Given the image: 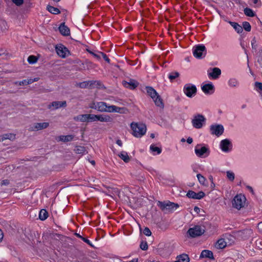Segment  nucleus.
<instances>
[{
    "label": "nucleus",
    "mask_w": 262,
    "mask_h": 262,
    "mask_svg": "<svg viewBox=\"0 0 262 262\" xmlns=\"http://www.w3.org/2000/svg\"><path fill=\"white\" fill-rule=\"evenodd\" d=\"M97 110L100 112L118 113L124 114L126 109L124 107H120L115 105H108L106 103L100 101L97 102Z\"/></svg>",
    "instance_id": "obj_1"
},
{
    "label": "nucleus",
    "mask_w": 262,
    "mask_h": 262,
    "mask_svg": "<svg viewBox=\"0 0 262 262\" xmlns=\"http://www.w3.org/2000/svg\"><path fill=\"white\" fill-rule=\"evenodd\" d=\"M132 135L136 138H141L144 136L147 130L145 124L141 122H133L130 124Z\"/></svg>",
    "instance_id": "obj_2"
},
{
    "label": "nucleus",
    "mask_w": 262,
    "mask_h": 262,
    "mask_svg": "<svg viewBox=\"0 0 262 262\" xmlns=\"http://www.w3.org/2000/svg\"><path fill=\"white\" fill-rule=\"evenodd\" d=\"M194 154L199 158H206L210 154V150L208 145L200 143L194 147Z\"/></svg>",
    "instance_id": "obj_3"
},
{
    "label": "nucleus",
    "mask_w": 262,
    "mask_h": 262,
    "mask_svg": "<svg viewBox=\"0 0 262 262\" xmlns=\"http://www.w3.org/2000/svg\"><path fill=\"white\" fill-rule=\"evenodd\" d=\"M206 120L207 119L204 115L198 113L192 116L191 123L194 128L199 129L205 126Z\"/></svg>",
    "instance_id": "obj_4"
},
{
    "label": "nucleus",
    "mask_w": 262,
    "mask_h": 262,
    "mask_svg": "<svg viewBox=\"0 0 262 262\" xmlns=\"http://www.w3.org/2000/svg\"><path fill=\"white\" fill-rule=\"evenodd\" d=\"M145 90L147 95L152 98L155 104L160 108L163 107L162 100L156 91L151 86H146Z\"/></svg>",
    "instance_id": "obj_5"
},
{
    "label": "nucleus",
    "mask_w": 262,
    "mask_h": 262,
    "mask_svg": "<svg viewBox=\"0 0 262 262\" xmlns=\"http://www.w3.org/2000/svg\"><path fill=\"white\" fill-rule=\"evenodd\" d=\"M232 204L233 208L238 210L241 209L246 206V196L241 193L236 194L233 199Z\"/></svg>",
    "instance_id": "obj_6"
},
{
    "label": "nucleus",
    "mask_w": 262,
    "mask_h": 262,
    "mask_svg": "<svg viewBox=\"0 0 262 262\" xmlns=\"http://www.w3.org/2000/svg\"><path fill=\"white\" fill-rule=\"evenodd\" d=\"M76 85L80 88H104L103 85L98 81H86L82 82L76 83Z\"/></svg>",
    "instance_id": "obj_7"
},
{
    "label": "nucleus",
    "mask_w": 262,
    "mask_h": 262,
    "mask_svg": "<svg viewBox=\"0 0 262 262\" xmlns=\"http://www.w3.org/2000/svg\"><path fill=\"white\" fill-rule=\"evenodd\" d=\"M193 56L196 58H204L207 53V50L203 44H199L194 46L192 49Z\"/></svg>",
    "instance_id": "obj_8"
},
{
    "label": "nucleus",
    "mask_w": 262,
    "mask_h": 262,
    "mask_svg": "<svg viewBox=\"0 0 262 262\" xmlns=\"http://www.w3.org/2000/svg\"><path fill=\"white\" fill-rule=\"evenodd\" d=\"M220 149L224 153H229L232 150L233 145L231 140L225 139L222 140L219 144Z\"/></svg>",
    "instance_id": "obj_9"
},
{
    "label": "nucleus",
    "mask_w": 262,
    "mask_h": 262,
    "mask_svg": "<svg viewBox=\"0 0 262 262\" xmlns=\"http://www.w3.org/2000/svg\"><path fill=\"white\" fill-rule=\"evenodd\" d=\"M209 131L212 135L219 137L223 134L224 127L222 124L213 123L209 126Z\"/></svg>",
    "instance_id": "obj_10"
},
{
    "label": "nucleus",
    "mask_w": 262,
    "mask_h": 262,
    "mask_svg": "<svg viewBox=\"0 0 262 262\" xmlns=\"http://www.w3.org/2000/svg\"><path fill=\"white\" fill-rule=\"evenodd\" d=\"M196 92L197 89L196 86L192 83H187L184 86L183 92L188 98L194 97Z\"/></svg>",
    "instance_id": "obj_11"
},
{
    "label": "nucleus",
    "mask_w": 262,
    "mask_h": 262,
    "mask_svg": "<svg viewBox=\"0 0 262 262\" xmlns=\"http://www.w3.org/2000/svg\"><path fill=\"white\" fill-rule=\"evenodd\" d=\"M203 92L206 95H212L215 92V86L211 82H203L201 86Z\"/></svg>",
    "instance_id": "obj_12"
},
{
    "label": "nucleus",
    "mask_w": 262,
    "mask_h": 262,
    "mask_svg": "<svg viewBox=\"0 0 262 262\" xmlns=\"http://www.w3.org/2000/svg\"><path fill=\"white\" fill-rule=\"evenodd\" d=\"M48 122H35L30 125L29 130L31 132H37L45 129L49 126Z\"/></svg>",
    "instance_id": "obj_13"
},
{
    "label": "nucleus",
    "mask_w": 262,
    "mask_h": 262,
    "mask_svg": "<svg viewBox=\"0 0 262 262\" xmlns=\"http://www.w3.org/2000/svg\"><path fill=\"white\" fill-rule=\"evenodd\" d=\"M205 232L204 229L200 226H195L190 228L187 232V233L191 237H195L201 236Z\"/></svg>",
    "instance_id": "obj_14"
},
{
    "label": "nucleus",
    "mask_w": 262,
    "mask_h": 262,
    "mask_svg": "<svg viewBox=\"0 0 262 262\" xmlns=\"http://www.w3.org/2000/svg\"><path fill=\"white\" fill-rule=\"evenodd\" d=\"M221 74V70L218 68H209L207 70V75L211 80L217 79Z\"/></svg>",
    "instance_id": "obj_15"
},
{
    "label": "nucleus",
    "mask_w": 262,
    "mask_h": 262,
    "mask_svg": "<svg viewBox=\"0 0 262 262\" xmlns=\"http://www.w3.org/2000/svg\"><path fill=\"white\" fill-rule=\"evenodd\" d=\"M55 50L57 54L62 58H65L70 54V51L68 48L61 43L56 46Z\"/></svg>",
    "instance_id": "obj_16"
},
{
    "label": "nucleus",
    "mask_w": 262,
    "mask_h": 262,
    "mask_svg": "<svg viewBox=\"0 0 262 262\" xmlns=\"http://www.w3.org/2000/svg\"><path fill=\"white\" fill-rule=\"evenodd\" d=\"M205 193L203 191L195 192L193 191L189 190L187 192L186 195L191 199L200 200L205 196Z\"/></svg>",
    "instance_id": "obj_17"
},
{
    "label": "nucleus",
    "mask_w": 262,
    "mask_h": 262,
    "mask_svg": "<svg viewBox=\"0 0 262 262\" xmlns=\"http://www.w3.org/2000/svg\"><path fill=\"white\" fill-rule=\"evenodd\" d=\"M178 205L171 202L161 203V207L162 209L174 210L178 207Z\"/></svg>",
    "instance_id": "obj_18"
},
{
    "label": "nucleus",
    "mask_w": 262,
    "mask_h": 262,
    "mask_svg": "<svg viewBox=\"0 0 262 262\" xmlns=\"http://www.w3.org/2000/svg\"><path fill=\"white\" fill-rule=\"evenodd\" d=\"M59 31L63 36H69L70 34V30L68 27L65 25V23L60 24L59 28Z\"/></svg>",
    "instance_id": "obj_19"
},
{
    "label": "nucleus",
    "mask_w": 262,
    "mask_h": 262,
    "mask_svg": "<svg viewBox=\"0 0 262 262\" xmlns=\"http://www.w3.org/2000/svg\"><path fill=\"white\" fill-rule=\"evenodd\" d=\"M113 118L111 116L106 114L97 115V121H99L101 122H111L113 121Z\"/></svg>",
    "instance_id": "obj_20"
},
{
    "label": "nucleus",
    "mask_w": 262,
    "mask_h": 262,
    "mask_svg": "<svg viewBox=\"0 0 262 262\" xmlns=\"http://www.w3.org/2000/svg\"><path fill=\"white\" fill-rule=\"evenodd\" d=\"M122 84L124 87L133 90L137 86L138 83L134 80H129L128 81H123Z\"/></svg>",
    "instance_id": "obj_21"
},
{
    "label": "nucleus",
    "mask_w": 262,
    "mask_h": 262,
    "mask_svg": "<svg viewBox=\"0 0 262 262\" xmlns=\"http://www.w3.org/2000/svg\"><path fill=\"white\" fill-rule=\"evenodd\" d=\"M67 103L66 101H54L51 104L49 105V108H51L52 107L54 109H58L61 107H65L66 106Z\"/></svg>",
    "instance_id": "obj_22"
},
{
    "label": "nucleus",
    "mask_w": 262,
    "mask_h": 262,
    "mask_svg": "<svg viewBox=\"0 0 262 262\" xmlns=\"http://www.w3.org/2000/svg\"><path fill=\"white\" fill-rule=\"evenodd\" d=\"M228 86L231 88H237L239 86L238 80L235 78H230L227 82Z\"/></svg>",
    "instance_id": "obj_23"
},
{
    "label": "nucleus",
    "mask_w": 262,
    "mask_h": 262,
    "mask_svg": "<svg viewBox=\"0 0 262 262\" xmlns=\"http://www.w3.org/2000/svg\"><path fill=\"white\" fill-rule=\"evenodd\" d=\"M190 259L187 254H182L178 255L174 262H189Z\"/></svg>",
    "instance_id": "obj_24"
},
{
    "label": "nucleus",
    "mask_w": 262,
    "mask_h": 262,
    "mask_svg": "<svg viewBox=\"0 0 262 262\" xmlns=\"http://www.w3.org/2000/svg\"><path fill=\"white\" fill-rule=\"evenodd\" d=\"M15 134L13 133H7L0 136V141H3L5 140L9 139L14 140L15 139Z\"/></svg>",
    "instance_id": "obj_25"
},
{
    "label": "nucleus",
    "mask_w": 262,
    "mask_h": 262,
    "mask_svg": "<svg viewBox=\"0 0 262 262\" xmlns=\"http://www.w3.org/2000/svg\"><path fill=\"white\" fill-rule=\"evenodd\" d=\"M229 24L234 29L236 32L238 34L243 32V27L236 22L229 21Z\"/></svg>",
    "instance_id": "obj_26"
},
{
    "label": "nucleus",
    "mask_w": 262,
    "mask_h": 262,
    "mask_svg": "<svg viewBox=\"0 0 262 262\" xmlns=\"http://www.w3.org/2000/svg\"><path fill=\"white\" fill-rule=\"evenodd\" d=\"M149 149H150V151L151 153L153 155H159L162 152L161 148L159 147L156 146L154 144H151L150 146Z\"/></svg>",
    "instance_id": "obj_27"
},
{
    "label": "nucleus",
    "mask_w": 262,
    "mask_h": 262,
    "mask_svg": "<svg viewBox=\"0 0 262 262\" xmlns=\"http://www.w3.org/2000/svg\"><path fill=\"white\" fill-rule=\"evenodd\" d=\"M197 179L201 185L204 186H208V182L207 179L201 174L198 173L196 174Z\"/></svg>",
    "instance_id": "obj_28"
},
{
    "label": "nucleus",
    "mask_w": 262,
    "mask_h": 262,
    "mask_svg": "<svg viewBox=\"0 0 262 262\" xmlns=\"http://www.w3.org/2000/svg\"><path fill=\"white\" fill-rule=\"evenodd\" d=\"M227 244L224 238H221L216 242L215 247L217 249H223L226 246Z\"/></svg>",
    "instance_id": "obj_29"
},
{
    "label": "nucleus",
    "mask_w": 262,
    "mask_h": 262,
    "mask_svg": "<svg viewBox=\"0 0 262 262\" xmlns=\"http://www.w3.org/2000/svg\"><path fill=\"white\" fill-rule=\"evenodd\" d=\"M74 120L82 122H88V114H82L78 115L74 118Z\"/></svg>",
    "instance_id": "obj_30"
},
{
    "label": "nucleus",
    "mask_w": 262,
    "mask_h": 262,
    "mask_svg": "<svg viewBox=\"0 0 262 262\" xmlns=\"http://www.w3.org/2000/svg\"><path fill=\"white\" fill-rule=\"evenodd\" d=\"M74 136L71 135L66 136H60L57 138V140L63 142H69L73 140Z\"/></svg>",
    "instance_id": "obj_31"
},
{
    "label": "nucleus",
    "mask_w": 262,
    "mask_h": 262,
    "mask_svg": "<svg viewBox=\"0 0 262 262\" xmlns=\"http://www.w3.org/2000/svg\"><path fill=\"white\" fill-rule=\"evenodd\" d=\"M118 156L126 163H127L130 161V158L126 151H121L118 155Z\"/></svg>",
    "instance_id": "obj_32"
},
{
    "label": "nucleus",
    "mask_w": 262,
    "mask_h": 262,
    "mask_svg": "<svg viewBox=\"0 0 262 262\" xmlns=\"http://www.w3.org/2000/svg\"><path fill=\"white\" fill-rule=\"evenodd\" d=\"M37 80H38V78H34V79L30 78V79H27V80H23L21 81L16 82L15 84H17V85H27V84L32 83L33 82L37 81Z\"/></svg>",
    "instance_id": "obj_33"
},
{
    "label": "nucleus",
    "mask_w": 262,
    "mask_h": 262,
    "mask_svg": "<svg viewBox=\"0 0 262 262\" xmlns=\"http://www.w3.org/2000/svg\"><path fill=\"white\" fill-rule=\"evenodd\" d=\"M47 10L53 14H58L60 13V11L57 8H55L49 5L47 6Z\"/></svg>",
    "instance_id": "obj_34"
},
{
    "label": "nucleus",
    "mask_w": 262,
    "mask_h": 262,
    "mask_svg": "<svg viewBox=\"0 0 262 262\" xmlns=\"http://www.w3.org/2000/svg\"><path fill=\"white\" fill-rule=\"evenodd\" d=\"M200 257L212 258H213V253L210 250H204L202 251Z\"/></svg>",
    "instance_id": "obj_35"
},
{
    "label": "nucleus",
    "mask_w": 262,
    "mask_h": 262,
    "mask_svg": "<svg viewBox=\"0 0 262 262\" xmlns=\"http://www.w3.org/2000/svg\"><path fill=\"white\" fill-rule=\"evenodd\" d=\"M74 151L77 154L83 155L88 153L85 147L81 146H76L74 149Z\"/></svg>",
    "instance_id": "obj_36"
},
{
    "label": "nucleus",
    "mask_w": 262,
    "mask_h": 262,
    "mask_svg": "<svg viewBox=\"0 0 262 262\" xmlns=\"http://www.w3.org/2000/svg\"><path fill=\"white\" fill-rule=\"evenodd\" d=\"M244 12L245 14L247 16L252 17L256 16L255 13L249 8H245L244 10Z\"/></svg>",
    "instance_id": "obj_37"
},
{
    "label": "nucleus",
    "mask_w": 262,
    "mask_h": 262,
    "mask_svg": "<svg viewBox=\"0 0 262 262\" xmlns=\"http://www.w3.org/2000/svg\"><path fill=\"white\" fill-rule=\"evenodd\" d=\"M226 177L229 181L233 182L235 179V173L231 170H227L226 171Z\"/></svg>",
    "instance_id": "obj_38"
},
{
    "label": "nucleus",
    "mask_w": 262,
    "mask_h": 262,
    "mask_svg": "<svg viewBox=\"0 0 262 262\" xmlns=\"http://www.w3.org/2000/svg\"><path fill=\"white\" fill-rule=\"evenodd\" d=\"M48 216V214L47 211L45 209H42L40 210L39 214V217L41 220H46Z\"/></svg>",
    "instance_id": "obj_39"
},
{
    "label": "nucleus",
    "mask_w": 262,
    "mask_h": 262,
    "mask_svg": "<svg viewBox=\"0 0 262 262\" xmlns=\"http://www.w3.org/2000/svg\"><path fill=\"white\" fill-rule=\"evenodd\" d=\"M255 90L262 95V83L255 82L254 83Z\"/></svg>",
    "instance_id": "obj_40"
},
{
    "label": "nucleus",
    "mask_w": 262,
    "mask_h": 262,
    "mask_svg": "<svg viewBox=\"0 0 262 262\" xmlns=\"http://www.w3.org/2000/svg\"><path fill=\"white\" fill-rule=\"evenodd\" d=\"M86 51L90 54L92 55L97 59H98V60L100 59V55H99V53H101V52L98 51H93L89 49H86Z\"/></svg>",
    "instance_id": "obj_41"
},
{
    "label": "nucleus",
    "mask_w": 262,
    "mask_h": 262,
    "mask_svg": "<svg viewBox=\"0 0 262 262\" xmlns=\"http://www.w3.org/2000/svg\"><path fill=\"white\" fill-rule=\"evenodd\" d=\"M243 29H244L247 32H250L251 30V26L250 23L248 21H244L243 23Z\"/></svg>",
    "instance_id": "obj_42"
},
{
    "label": "nucleus",
    "mask_w": 262,
    "mask_h": 262,
    "mask_svg": "<svg viewBox=\"0 0 262 262\" xmlns=\"http://www.w3.org/2000/svg\"><path fill=\"white\" fill-rule=\"evenodd\" d=\"M88 122L97 121V115L88 114Z\"/></svg>",
    "instance_id": "obj_43"
},
{
    "label": "nucleus",
    "mask_w": 262,
    "mask_h": 262,
    "mask_svg": "<svg viewBox=\"0 0 262 262\" xmlns=\"http://www.w3.org/2000/svg\"><path fill=\"white\" fill-rule=\"evenodd\" d=\"M179 73H178L177 72H174L170 73L168 75V78L171 80H172L176 79V78H177L178 77H179Z\"/></svg>",
    "instance_id": "obj_44"
},
{
    "label": "nucleus",
    "mask_w": 262,
    "mask_h": 262,
    "mask_svg": "<svg viewBox=\"0 0 262 262\" xmlns=\"http://www.w3.org/2000/svg\"><path fill=\"white\" fill-rule=\"evenodd\" d=\"M100 55V59L102 58L107 62V63H110V59L108 57V56L103 52H101L100 53H99Z\"/></svg>",
    "instance_id": "obj_45"
},
{
    "label": "nucleus",
    "mask_w": 262,
    "mask_h": 262,
    "mask_svg": "<svg viewBox=\"0 0 262 262\" xmlns=\"http://www.w3.org/2000/svg\"><path fill=\"white\" fill-rule=\"evenodd\" d=\"M6 25V22L5 20H0V30L4 31L7 29Z\"/></svg>",
    "instance_id": "obj_46"
},
{
    "label": "nucleus",
    "mask_w": 262,
    "mask_h": 262,
    "mask_svg": "<svg viewBox=\"0 0 262 262\" xmlns=\"http://www.w3.org/2000/svg\"><path fill=\"white\" fill-rule=\"evenodd\" d=\"M256 40L255 37H254L253 39L251 40V45H252V48L253 50H255V51L257 49V45L256 44Z\"/></svg>",
    "instance_id": "obj_47"
},
{
    "label": "nucleus",
    "mask_w": 262,
    "mask_h": 262,
    "mask_svg": "<svg viewBox=\"0 0 262 262\" xmlns=\"http://www.w3.org/2000/svg\"><path fill=\"white\" fill-rule=\"evenodd\" d=\"M27 61L30 64H34L35 63V55L29 56L28 58Z\"/></svg>",
    "instance_id": "obj_48"
},
{
    "label": "nucleus",
    "mask_w": 262,
    "mask_h": 262,
    "mask_svg": "<svg viewBox=\"0 0 262 262\" xmlns=\"http://www.w3.org/2000/svg\"><path fill=\"white\" fill-rule=\"evenodd\" d=\"M253 2L255 5V7L259 8L262 5V3L260 0H253Z\"/></svg>",
    "instance_id": "obj_49"
},
{
    "label": "nucleus",
    "mask_w": 262,
    "mask_h": 262,
    "mask_svg": "<svg viewBox=\"0 0 262 262\" xmlns=\"http://www.w3.org/2000/svg\"><path fill=\"white\" fill-rule=\"evenodd\" d=\"M143 232L146 236H150L151 234V232L148 228H145Z\"/></svg>",
    "instance_id": "obj_50"
},
{
    "label": "nucleus",
    "mask_w": 262,
    "mask_h": 262,
    "mask_svg": "<svg viewBox=\"0 0 262 262\" xmlns=\"http://www.w3.org/2000/svg\"><path fill=\"white\" fill-rule=\"evenodd\" d=\"M243 186L245 187V188L248 190V191H249L251 193H252V194L254 193V191H253V189L252 188V187L246 184H243Z\"/></svg>",
    "instance_id": "obj_51"
},
{
    "label": "nucleus",
    "mask_w": 262,
    "mask_h": 262,
    "mask_svg": "<svg viewBox=\"0 0 262 262\" xmlns=\"http://www.w3.org/2000/svg\"><path fill=\"white\" fill-rule=\"evenodd\" d=\"M12 1L17 6H21L24 3V0H12Z\"/></svg>",
    "instance_id": "obj_52"
},
{
    "label": "nucleus",
    "mask_w": 262,
    "mask_h": 262,
    "mask_svg": "<svg viewBox=\"0 0 262 262\" xmlns=\"http://www.w3.org/2000/svg\"><path fill=\"white\" fill-rule=\"evenodd\" d=\"M140 248L143 250H146L148 248V246L146 242H142L140 244Z\"/></svg>",
    "instance_id": "obj_53"
},
{
    "label": "nucleus",
    "mask_w": 262,
    "mask_h": 262,
    "mask_svg": "<svg viewBox=\"0 0 262 262\" xmlns=\"http://www.w3.org/2000/svg\"><path fill=\"white\" fill-rule=\"evenodd\" d=\"M97 102H93L90 104V108L97 110Z\"/></svg>",
    "instance_id": "obj_54"
},
{
    "label": "nucleus",
    "mask_w": 262,
    "mask_h": 262,
    "mask_svg": "<svg viewBox=\"0 0 262 262\" xmlns=\"http://www.w3.org/2000/svg\"><path fill=\"white\" fill-rule=\"evenodd\" d=\"M233 1L236 4H240V5H243V4L246 5L245 3L243 2L241 0H233Z\"/></svg>",
    "instance_id": "obj_55"
},
{
    "label": "nucleus",
    "mask_w": 262,
    "mask_h": 262,
    "mask_svg": "<svg viewBox=\"0 0 262 262\" xmlns=\"http://www.w3.org/2000/svg\"><path fill=\"white\" fill-rule=\"evenodd\" d=\"M187 142L190 144L193 142V139L191 137H188L186 140Z\"/></svg>",
    "instance_id": "obj_56"
},
{
    "label": "nucleus",
    "mask_w": 262,
    "mask_h": 262,
    "mask_svg": "<svg viewBox=\"0 0 262 262\" xmlns=\"http://www.w3.org/2000/svg\"><path fill=\"white\" fill-rule=\"evenodd\" d=\"M200 209L198 207H197V206L194 207V211L195 212H196V213H199L200 212Z\"/></svg>",
    "instance_id": "obj_57"
},
{
    "label": "nucleus",
    "mask_w": 262,
    "mask_h": 262,
    "mask_svg": "<svg viewBox=\"0 0 262 262\" xmlns=\"http://www.w3.org/2000/svg\"><path fill=\"white\" fill-rule=\"evenodd\" d=\"M117 144L120 146H122V141L120 140H118L116 142Z\"/></svg>",
    "instance_id": "obj_58"
},
{
    "label": "nucleus",
    "mask_w": 262,
    "mask_h": 262,
    "mask_svg": "<svg viewBox=\"0 0 262 262\" xmlns=\"http://www.w3.org/2000/svg\"><path fill=\"white\" fill-rule=\"evenodd\" d=\"M4 234L2 230L0 229V241L3 238Z\"/></svg>",
    "instance_id": "obj_59"
},
{
    "label": "nucleus",
    "mask_w": 262,
    "mask_h": 262,
    "mask_svg": "<svg viewBox=\"0 0 262 262\" xmlns=\"http://www.w3.org/2000/svg\"><path fill=\"white\" fill-rule=\"evenodd\" d=\"M123 262H138V259L134 258L128 261H123Z\"/></svg>",
    "instance_id": "obj_60"
},
{
    "label": "nucleus",
    "mask_w": 262,
    "mask_h": 262,
    "mask_svg": "<svg viewBox=\"0 0 262 262\" xmlns=\"http://www.w3.org/2000/svg\"><path fill=\"white\" fill-rule=\"evenodd\" d=\"M85 64H89L91 63V62L90 61L88 60H85Z\"/></svg>",
    "instance_id": "obj_61"
},
{
    "label": "nucleus",
    "mask_w": 262,
    "mask_h": 262,
    "mask_svg": "<svg viewBox=\"0 0 262 262\" xmlns=\"http://www.w3.org/2000/svg\"><path fill=\"white\" fill-rule=\"evenodd\" d=\"M38 60V57L36 56H35V63H36L37 62Z\"/></svg>",
    "instance_id": "obj_62"
},
{
    "label": "nucleus",
    "mask_w": 262,
    "mask_h": 262,
    "mask_svg": "<svg viewBox=\"0 0 262 262\" xmlns=\"http://www.w3.org/2000/svg\"><path fill=\"white\" fill-rule=\"evenodd\" d=\"M185 141H186V140L184 138H182L181 139V142H185Z\"/></svg>",
    "instance_id": "obj_63"
},
{
    "label": "nucleus",
    "mask_w": 262,
    "mask_h": 262,
    "mask_svg": "<svg viewBox=\"0 0 262 262\" xmlns=\"http://www.w3.org/2000/svg\"><path fill=\"white\" fill-rule=\"evenodd\" d=\"M258 228H259L260 227H262V223H259L258 224Z\"/></svg>",
    "instance_id": "obj_64"
}]
</instances>
